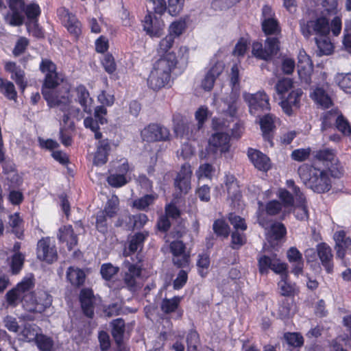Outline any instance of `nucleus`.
Returning <instances> with one entry per match:
<instances>
[{
	"instance_id": "24",
	"label": "nucleus",
	"mask_w": 351,
	"mask_h": 351,
	"mask_svg": "<svg viewBox=\"0 0 351 351\" xmlns=\"http://www.w3.org/2000/svg\"><path fill=\"white\" fill-rule=\"evenodd\" d=\"M110 151V143L108 139L100 140L97 145V152L95 154L93 163L95 165H104L108 160Z\"/></svg>"
},
{
	"instance_id": "44",
	"label": "nucleus",
	"mask_w": 351,
	"mask_h": 351,
	"mask_svg": "<svg viewBox=\"0 0 351 351\" xmlns=\"http://www.w3.org/2000/svg\"><path fill=\"white\" fill-rule=\"evenodd\" d=\"M147 236V234H145L143 233H137L134 235L130 241V251L131 252H134L138 248H141Z\"/></svg>"
},
{
	"instance_id": "32",
	"label": "nucleus",
	"mask_w": 351,
	"mask_h": 351,
	"mask_svg": "<svg viewBox=\"0 0 351 351\" xmlns=\"http://www.w3.org/2000/svg\"><path fill=\"white\" fill-rule=\"evenodd\" d=\"M296 206L294 208V214L296 218L301 221H306L308 219V210L306 206V197L304 195L295 197Z\"/></svg>"
},
{
	"instance_id": "39",
	"label": "nucleus",
	"mask_w": 351,
	"mask_h": 351,
	"mask_svg": "<svg viewBox=\"0 0 351 351\" xmlns=\"http://www.w3.org/2000/svg\"><path fill=\"white\" fill-rule=\"evenodd\" d=\"M181 297H173L171 299H164L161 303V310L165 313H171L175 312L180 303Z\"/></svg>"
},
{
	"instance_id": "45",
	"label": "nucleus",
	"mask_w": 351,
	"mask_h": 351,
	"mask_svg": "<svg viewBox=\"0 0 351 351\" xmlns=\"http://www.w3.org/2000/svg\"><path fill=\"white\" fill-rule=\"evenodd\" d=\"M24 261L25 257L21 253H14L12 256L11 262V269L14 274H17L21 270Z\"/></svg>"
},
{
	"instance_id": "48",
	"label": "nucleus",
	"mask_w": 351,
	"mask_h": 351,
	"mask_svg": "<svg viewBox=\"0 0 351 351\" xmlns=\"http://www.w3.org/2000/svg\"><path fill=\"white\" fill-rule=\"evenodd\" d=\"M21 223L22 219H21L18 213H14L10 216L9 224L14 229V232H15L18 238H21L23 235V231L20 230V226Z\"/></svg>"
},
{
	"instance_id": "20",
	"label": "nucleus",
	"mask_w": 351,
	"mask_h": 351,
	"mask_svg": "<svg viewBox=\"0 0 351 351\" xmlns=\"http://www.w3.org/2000/svg\"><path fill=\"white\" fill-rule=\"evenodd\" d=\"M317 252L322 265L325 267L328 273L332 271V257L331 248L325 243H319L317 245Z\"/></svg>"
},
{
	"instance_id": "43",
	"label": "nucleus",
	"mask_w": 351,
	"mask_h": 351,
	"mask_svg": "<svg viewBox=\"0 0 351 351\" xmlns=\"http://www.w3.org/2000/svg\"><path fill=\"white\" fill-rule=\"evenodd\" d=\"M36 343L41 351H51L53 345L51 339L43 335L36 336Z\"/></svg>"
},
{
	"instance_id": "51",
	"label": "nucleus",
	"mask_w": 351,
	"mask_h": 351,
	"mask_svg": "<svg viewBox=\"0 0 351 351\" xmlns=\"http://www.w3.org/2000/svg\"><path fill=\"white\" fill-rule=\"evenodd\" d=\"M335 126L343 135L347 136L351 135V126L342 114H341Z\"/></svg>"
},
{
	"instance_id": "60",
	"label": "nucleus",
	"mask_w": 351,
	"mask_h": 351,
	"mask_svg": "<svg viewBox=\"0 0 351 351\" xmlns=\"http://www.w3.org/2000/svg\"><path fill=\"white\" fill-rule=\"evenodd\" d=\"M199 267V272L202 276H204L208 271L210 266V258L206 254H202L199 256V259L197 263Z\"/></svg>"
},
{
	"instance_id": "31",
	"label": "nucleus",
	"mask_w": 351,
	"mask_h": 351,
	"mask_svg": "<svg viewBox=\"0 0 351 351\" xmlns=\"http://www.w3.org/2000/svg\"><path fill=\"white\" fill-rule=\"evenodd\" d=\"M85 278L83 270L77 267H69L66 271V278L73 286L82 285L84 282Z\"/></svg>"
},
{
	"instance_id": "54",
	"label": "nucleus",
	"mask_w": 351,
	"mask_h": 351,
	"mask_svg": "<svg viewBox=\"0 0 351 351\" xmlns=\"http://www.w3.org/2000/svg\"><path fill=\"white\" fill-rule=\"evenodd\" d=\"M315 156L321 161L332 162L335 158V154L332 149H323L317 151Z\"/></svg>"
},
{
	"instance_id": "27",
	"label": "nucleus",
	"mask_w": 351,
	"mask_h": 351,
	"mask_svg": "<svg viewBox=\"0 0 351 351\" xmlns=\"http://www.w3.org/2000/svg\"><path fill=\"white\" fill-rule=\"evenodd\" d=\"M34 285L35 279L34 275L30 274L23 278L16 286V290H18L24 298V303L26 299L29 298V297L34 293V292H32V290L34 287Z\"/></svg>"
},
{
	"instance_id": "25",
	"label": "nucleus",
	"mask_w": 351,
	"mask_h": 351,
	"mask_svg": "<svg viewBox=\"0 0 351 351\" xmlns=\"http://www.w3.org/2000/svg\"><path fill=\"white\" fill-rule=\"evenodd\" d=\"M59 13L68 31L75 36L79 35L80 33V23L75 16L65 9L60 10Z\"/></svg>"
},
{
	"instance_id": "34",
	"label": "nucleus",
	"mask_w": 351,
	"mask_h": 351,
	"mask_svg": "<svg viewBox=\"0 0 351 351\" xmlns=\"http://www.w3.org/2000/svg\"><path fill=\"white\" fill-rule=\"evenodd\" d=\"M276 121H277V118L271 114H266L260 119V125L264 138L269 140V134L275 128Z\"/></svg>"
},
{
	"instance_id": "29",
	"label": "nucleus",
	"mask_w": 351,
	"mask_h": 351,
	"mask_svg": "<svg viewBox=\"0 0 351 351\" xmlns=\"http://www.w3.org/2000/svg\"><path fill=\"white\" fill-rule=\"evenodd\" d=\"M58 238L61 242H66L69 250L77 244V237L71 226H64L60 228Z\"/></svg>"
},
{
	"instance_id": "22",
	"label": "nucleus",
	"mask_w": 351,
	"mask_h": 351,
	"mask_svg": "<svg viewBox=\"0 0 351 351\" xmlns=\"http://www.w3.org/2000/svg\"><path fill=\"white\" fill-rule=\"evenodd\" d=\"M258 221L261 226L265 228L266 230L269 229L267 234L274 240L281 239L286 234V228L281 223H273L269 224V223L266 222L260 216H258Z\"/></svg>"
},
{
	"instance_id": "36",
	"label": "nucleus",
	"mask_w": 351,
	"mask_h": 351,
	"mask_svg": "<svg viewBox=\"0 0 351 351\" xmlns=\"http://www.w3.org/2000/svg\"><path fill=\"white\" fill-rule=\"evenodd\" d=\"M112 335L117 344L122 342L123 335L125 331V323L122 319H117L112 322Z\"/></svg>"
},
{
	"instance_id": "16",
	"label": "nucleus",
	"mask_w": 351,
	"mask_h": 351,
	"mask_svg": "<svg viewBox=\"0 0 351 351\" xmlns=\"http://www.w3.org/2000/svg\"><path fill=\"white\" fill-rule=\"evenodd\" d=\"M230 137L224 132L213 134L209 139V149L215 153L228 152Z\"/></svg>"
},
{
	"instance_id": "18",
	"label": "nucleus",
	"mask_w": 351,
	"mask_h": 351,
	"mask_svg": "<svg viewBox=\"0 0 351 351\" xmlns=\"http://www.w3.org/2000/svg\"><path fill=\"white\" fill-rule=\"evenodd\" d=\"M247 155L254 166L258 170L267 171L271 168L270 159L260 151L250 149Z\"/></svg>"
},
{
	"instance_id": "15",
	"label": "nucleus",
	"mask_w": 351,
	"mask_h": 351,
	"mask_svg": "<svg viewBox=\"0 0 351 351\" xmlns=\"http://www.w3.org/2000/svg\"><path fill=\"white\" fill-rule=\"evenodd\" d=\"M302 93L300 88L293 89L287 97L282 99L280 106L285 114L290 116L293 113L294 109L299 108Z\"/></svg>"
},
{
	"instance_id": "6",
	"label": "nucleus",
	"mask_w": 351,
	"mask_h": 351,
	"mask_svg": "<svg viewBox=\"0 0 351 351\" xmlns=\"http://www.w3.org/2000/svg\"><path fill=\"white\" fill-rule=\"evenodd\" d=\"M243 97L253 115H258L261 112L270 109L269 97L264 91L260 90L254 94L244 93Z\"/></svg>"
},
{
	"instance_id": "57",
	"label": "nucleus",
	"mask_w": 351,
	"mask_h": 351,
	"mask_svg": "<svg viewBox=\"0 0 351 351\" xmlns=\"http://www.w3.org/2000/svg\"><path fill=\"white\" fill-rule=\"evenodd\" d=\"M274 258H271L267 256H262L258 258L259 271L261 274H266L269 269H271L274 263Z\"/></svg>"
},
{
	"instance_id": "1",
	"label": "nucleus",
	"mask_w": 351,
	"mask_h": 351,
	"mask_svg": "<svg viewBox=\"0 0 351 351\" xmlns=\"http://www.w3.org/2000/svg\"><path fill=\"white\" fill-rule=\"evenodd\" d=\"M177 62V58L174 53H167L158 60L154 63L147 80L149 88L158 91L169 86L171 82V73Z\"/></svg>"
},
{
	"instance_id": "30",
	"label": "nucleus",
	"mask_w": 351,
	"mask_h": 351,
	"mask_svg": "<svg viewBox=\"0 0 351 351\" xmlns=\"http://www.w3.org/2000/svg\"><path fill=\"white\" fill-rule=\"evenodd\" d=\"M310 97L316 104L322 108H327L332 104L330 97L322 88H315L313 92L310 93Z\"/></svg>"
},
{
	"instance_id": "3",
	"label": "nucleus",
	"mask_w": 351,
	"mask_h": 351,
	"mask_svg": "<svg viewBox=\"0 0 351 351\" xmlns=\"http://www.w3.org/2000/svg\"><path fill=\"white\" fill-rule=\"evenodd\" d=\"M64 77L61 73H53L47 74L42 88V94L49 106H60L65 108L69 103V93L66 91L63 95L58 94L54 89L63 82Z\"/></svg>"
},
{
	"instance_id": "10",
	"label": "nucleus",
	"mask_w": 351,
	"mask_h": 351,
	"mask_svg": "<svg viewBox=\"0 0 351 351\" xmlns=\"http://www.w3.org/2000/svg\"><path fill=\"white\" fill-rule=\"evenodd\" d=\"M141 137L147 142L165 141L169 138V130L159 124H149L141 131Z\"/></svg>"
},
{
	"instance_id": "42",
	"label": "nucleus",
	"mask_w": 351,
	"mask_h": 351,
	"mask_svg": "<svg viewBox=\"0 0 351 351\" xmlns=\"http://www.w3.org/2000/svg\"><path fill=\"white\" fill-rule=\"evenodd\" d=\"M175 38L174 36L171 35H167L164 38H162L158 45V52L159 53L164 54L166 56L168 52L172 47L174 44Z\"/></svg>"
},
{
	"instance_id": "37",
	"label": "nucleus",
	"mask_w": 351,
	"mask_h": 351,
	"mask_svg": "<svg viewBox=\"0 0 351 351\" xmlns=\"http://www.w3.org/2000/svg\"><path fill=\"white\" fill-rule=\"evenodd\" d=\"M317 46L319 49V55H329L333 50V45L328 36L317 37L315 38Z\"/></svg>"
},
{
	"instance_id": "61",
	"label": "nucleus",
	"mask_w": 351,
	"mask_h": 351,
	"mask_svg": "<svg viewBox=\"0 0 351 351\" xmlns=\"http://www.w3.org/2000/svg\"><path fill=\"white\" fill-rule=\"evenodd\" d=\"M199 342V335L196 331L191 330L186 337V343L188 346L187 351H195Z\"/></svg>"
},
{
	"instance_id": "56",
	"label": "nucleus",
	"mask_w": 351,
	"mask_h": 351,
	"mask_svg": "<svg viewBox=\"0 0 351 351\" xmlns=\"http://www.w3.org/2000/svg\"><path fill=\"white\" fill-rule=\"evenodd\" d=\"M185 26V22L183 21H178L172 23L169 26L168 35L174 36V38L178 37L182 34Z\"/></svg>"
},
{
	"instance_id": "12",
	"label": "nucleus",
	"mask_w": 351,
	"mask_h": 351,
	"mask_svg": "<svg viewBox=\"0 0 351 351\" xmlns=\"http://www.w3.org/2000/svg\"><path fill=\"white\" fill-rule=\"evenodd\" d=\"M25 0H9V7L12 13L5 16V21L11 25L19 26L23 24L25 10Z\"/></svg>"
},
{
	"instance_id": "13",
	"label": "nucleus",
	"mask_w": 351,
	"mask_h": 351,
	"mask_svg": "<svg viewBox=\"0 0 351 351\" xmlns=\"http://www.w3.org/2000/svg\"><path fill=\"white\" fill-rule=\"evenodd\" d=\"M165 24L160 16H154L152 13H149L145 16L143 29L151 37L161 36Z\"/></svg>"
},
{
	"instance_id": "46",
	"label": "nucleus",
	"mask_w": 351,
	"mask_h": 351,
	"mask_svg": "<svg viewBox=\"0 0 351 351\" xmlns=\"http://www.w3.org/2000/svg\"><path fill=\"white\" fill-rule=\"evenodd\" d=\"M6 299L8 303L13 306H16L18 304L23 301L24 302L23 296L18 290H16V287L10 290L6 293Z\"/></svg>"
},
{
	"instance_id": "63",
	"label": "nucleus",
	"mask_w": 351,
	"mask_h": 351,
	"mask_svg": "<svg viewBox=\"0 0 351 351\" xmlns=\"http://www.w3.org/2000/svg\"><path fill=\"white\" fill-rule=\"evenodd\" d=\"M287 343L293 347H300L303 344V337L298 333H287L285 335Z\"/></svg>"
},
{
	"instance_id": "19",
	"label": "nucleus",
	"mask_w": 351,
	"mask_h": 351,
	"mask_svg": "<svg viewBox=\"0 0 351 351\" xmlns=\"http://www.w3.org/2000/svg\"><path fill=\"white\" fill-rule=\"evenodd\" d=\"M287 257L292 265V272L298 276L302 273L304 261L300 252L295 247H290L287 252Z\"/></svg>"
},
{
	"instance_id": "49",
	"label": "nucleus",
	"mask_w": 351,
	"mask_h": 351,
	"mask_svg": "<svg viewBox=\"0 0 351 351\" xmlns=\"http://www.w3.org/2000/svg\"><path fill=\"white\" fill-rule=\"evenodd\" d=\"M101 63L105 71L109 74L113 73L117 69L115 60L111 54H106L104 56Z\"/></svg>"
},
{
	"instance_id": "28",
	"label": "nucleus",
	"mask_w": 351,
	"mask_h": 351,
	"mask_svg": "<svg viewBox=\"0 0 351 351\" xmlns=\"http://www.w3.org/2000/svg\"><path fill=\"white\" fill-rule=\"evenodd\" d=\"M75 92L77 98L82 106L84 112L90 114L92 112L93 99L90 97L88 90L84 86H79L76 88Z\"/></svg>"
},
{
	"instance_id": "64",
	"label": "nucleus",
	"mask_w": 351,
	"mask_h": 351,
	"mask_svg": "<svg viewBox=\"0 0 351 351\" xmlns=\"http://www.w3.org/2000/svg\"><path fill=\"white\" fill-rule=\"evenodd\" d=\"M293 313L290 305L287 301H283L279 304L278 309V316L282 319L289 318Z\"/></svg>"
},
{
	"instance_id": "53",
	"label": "nucleus",
	"mask_w": 351,
	"mask_h": 351,
	"mask_svg": "<svg viewBox=\"0 0 351 351\" xmlns=\"http://www.w3.org/2000/svg\"><path fill=\"white\" fill-rule=\"evenodd\" d=\"M214 172V168L210 164L205 163L199 166L196 171V176L198 179L208 178L210 179Z\"/></svg>"
},
{
	"instance_id": "33",
	"label": "nucleus",
	"mask_w": 351,
	"mask_h": 351,
	"mask_svg": "<svg viewBox=\"0 0 351 351\" xmlns=\"http://www.w3.org/2000/svg\"><path fill=\"white\" fill-rule=\"evenodd\" d=\"M341 112L337 110H331L325 112L322 117V131L326 130L328 128L332 127V125L337 123Z\"/></svg>"
},
{
	"instance_id": "21",
	"label": "nucleus",
	"mask_w": 351,
	"mask_h": 351,
	"mask_svg": "<svg viewBox=\"0 0 351 351\" xmlns=\"http://www.w3.org/2000/svg\"><path fill=\"white\" fill-rule=\"evenodd\" d=\"M80 299L84 314L92 317L94 315V296L90 289H83L80 292Z\"/></svg>"
},
{
	"instance_id": "5",
	"label": "nucleus",
	"mask_w": 351,
	"mask_h": 351,
	"mask_svg": "<svg viewBox=\"0 0 351 351\" xmlns=\"http://www.w3.org/2000/svg\"><path fill=\"white\" fill-rule=\"evenodd\" d=\"M328 19L324 16L319 17L305 23H300V30L303 36L309 38L311 35H316L317 37L328 36L330 32Z\"/></svg>"
},
{
	"instance_id": "58",
	"label": "nucleus",
	"mask_w": 351,
	"mask_h": 351,
	"mask_svg": "<svg viewBox=\"0 0 351 351\" xmlns=\"http://www.w3.org/2000/svg\"><path fill=\"white\" fill-rule=\"evenodd\" d=\"M118 271L119 268L110 263L104 264L101 267V274L107 280H110Z\"/></svg>"
},
{
	"instance_id": "62",
	"label": "nucleus",
	"mask_w": 351,
	"mask_h": 351,
	"mask_svg": "<svg viewBox=\"0 0 351 351\" xmlns=\"http://www.w3.org/2000/svg\"><path fill=\"white\" fill-rule=\"evenodd\" d=\"M228 219L230 223L237 230L236 231H239V230H241L242 231L246 230L247 225L245 223V220L241 217L230 213L229 215Z\"/></svg>"
},
{
	"instance_id": "52",
	"label": "nucleus",
	"mask_w": 351,
	"mask_h": 351,
	"mask_svg": "<svg viewBox=\"0 0 351 351\" xmlns=\"http://www.w3.org/2000/svg\"><path fill=\"white\" fill-rule=\"evenodd\" d=\"M213 230L217 234L225 237H227L229 234V227L222 219H217L214 222Z\"/></svg>"
},
{
	"instance_id": "14",
	"label": "nucleus",
	"mask_w": 351,
	"mask_h": 351,
	"mask_svg": "<svg viewBox=\"0 0 351 351\" xmlns=\"http://www.w3.org/2000/svg\"><path fill=\"white\" fill-rule=\"evenodd\" d=\"M262 28L266 34H276L280 32L278 23L271 7L264 5L262 9Z\"/></svg>"
},
{
	"instance_id": "35",
	"label": "nucleus",
	"mask_w": 351,
	"mask_h": 351,
	"mask_svg": "<svg viewBox=\"0 0 351 351\" xmlns=\"http://www.w3.org/2000/svg\"><path fill=\"white\" fill-rule=\"evenodd\" d=\"M0 92L8 99L16 100L17 93L12 82L0 77Z\"/></svg>"
},
{
	"instance_id": "38",
	"label": "nucleus",
	"mask_w": 351,
	"mask_h": 351,
	"mask_svg": "<svg viewBox=\"0 0 351 351\" xmlns=\"http://www.w3.org/2000/svg\"><path fill=\"white\" fill-rule=\"evenodd\" d=\"M158 198V195L156 194L145 195L143 197L135 199L133 202V206L138 210H145L150 205L153 204L154 201Z\"/></svg>"
},
{
	"instance_id": "23",
	"label": "nucleus",
	"mask_w": 351,
	"mask_h": 351,
	"mask_svg": "<svg viewBox=\"0 0 351 351\" xmlns=\"http://www.w3.org/2000/svg\"><path fill=\"white\" fill-rule=\"evenodd\" d=\"M4 68L7 72L11 73V79L23 90L27 85L24 80L25 72L14 62H6Z\"/></svg>"
},
{
	"instance_id": "41",
	"label": "nucleus",
	"mask_w": 351,
	"mask_h": 351,
	"mask_svg": "<svg viewBox=\"0 0 351 351\" xmlns=\"http://www.w3.org/2000/svg\"><path fill=\"white\" fill-rule=\"evenodd\" d=\"M335 80L339 86L345 93L351 94V73L338 74Z\"/></svg>"
},
{
	"instance_id": "7",
	"label": "nucleus",
	"mask_w": 351,
	"mask_h": 351,
	"mask_svg": "<svg viewBox=\"0 0 351 351\" xmlns=\"http://www.w3.org/2000/svg\"><path fill=\"white\" fill-rule=\"evenodd\" d=\"M51 296L46 291H34V293L26 299L24 307L27 311L41 313L51 305Z\"/></svg>"
},
{
	"instance_id": "50",
	"label": "nucleus",
	"mask_w": 351,
	"mask_h": 351,
	"mask_svg": "<svg viewBox=\"0 0 351 351\" xmlns=\"http://www.w3.org/2000/svg\"><path fill=\"white\" fill-rule=\"evenodd\" d=\"M108 183L113 187H121L127 183L125 176L120 173H114L107 178Z\"/></svg>"
},
{
	"instance_id": "55",
	"label": "nucleus",
	"mask_w": 351,
	"mask_h": 351,
	"mask_svg": "<svg viewBox=\"0 0 351 351\" xmlns=\"http://www.w3.org/2000/svg\"><path fill=\"white\" fill-rule=\"evenodd\" d=\"M311 149L310 147L304 149H297L292 152L291 158L295 161L302 162L307 160L311 154Z\"/></svg>"
},
{
	"instance_id": "26",
	"label": "nucleus",
	"mask_w": 351,
	"mask_h": 351,
	"mask_svg": "<svg viewBox=\"0 0 351 351\" xmlns=\"http://www.w3.org/2000/svg\"><path fill=\"white\" fill-rule=\"evenodd\" d=\"M334 239L336 242L337 256L343 258L345 255V250L351 247V239L346 237L343 230H339L335 233Z\"/></svg>"
},
{
	"instance_id": "17",
	"label": "nucleus",
	"mask_w": 351,
	"mask_h": 351,
	"mask_svg": "<svg viewBox=\"0 0 351 351\" xmlns=\"http://www.w3.org/2000/svg\"><path fill=\"white\" fill-rule=\"evenodd\" d=\"M126 265L128 270L125 272L124 283L130 290L135 291L139 287L141 268L130 263H128Z\"/></svg>"
},
{
	"instance_id": "47",
	"label": "nucleus",
	"mask_w": 351,
	"mask_h": 351,
	"mask_svg": "<svg viewBox=\"0 0 351 351\" xmlns=\"http://www.w3.org/2000/svg\"><path fill=\"white\" fill-rule=\"evenodd\" d=\"M119 199L117 196H112L107 202L104 214L110 217H112L117 213L119 208Z\"/></svg>"
},
{
	"instance_id": "4",
	"label": "nucleus",
	"mask_w": 351,
	"mask_h": 351,
	"mask_svg": "<svg viewBox=\"0 0 351 351\" xmlns=\"http://www.w3.org/2000/svg\"><path fill=\"white\" fill-rule=\"evenodd\" d=\"M239 81V68L237 64H234L231 69V92L224 96L222 99L225 106L223 112L226 116L230 118H234L237 117V111L239 108V99L240 95V88Z\"/></svg>"
},
{
	"instance_id": "2",
	"label": "nucleus",
	"mask_w": 351,
	"mask_h": 351,
	"mask_svg": "<svg viewBox=\"0 0 351 351\" xmlns=\"http://www.w3.org/2000/svg\"><path fill=\"white\" fill-rule=\"evenodd\" d=\"M303 184L317 193L328 192L331 189V180L327 171L313 166L303 164L298 170Z\"/></svg>"
},
{
	"instance_id": "11",
	"label": "nucleus",
	"mask_w": 351,
	"mask_h": 351,
	"mask_svg": "<svg viewBox=\"0 0 351 351\" xmlns=\"http://www.w3.org/2000/svg\"><path fill=\"white\" fill-rule=\"evenodd\" d=\"M298 73L302 82L307 85L311 83L313 64L305 51H300L298 54Z\"/></svg>"
},
{
	"instance_id": "40",
	"label": "nucleus",
	"mask_w": 351,
	"mask_h": 351,
	"mask_svg": "<svg viewBox=\"0 0 351 351\" xmlns=\"http://www.w3.org/2000/svg\"><path fill=\"white\" fill-rule=\"evenodd\" d=\"M293 82L291 79L285 77L279 80L275 85V89L278 95L282 97L289 90H293Z\"/></svg>"
},
{
	"instance_id": "9",
	"label": "nucleus",
	"mask_w": 351,
	"mask_h": 351,
	"mask_svg": "<svg viewBox=\"0 0 351 351\" xmlns=\"http://www.w3.org/2000/svg\"><path fill=\"white\" fill-rule=\"evenodd\" d=\"M36 254L39 260L48 263L56 261L58 254L54 242L48 237L40 239L37 244Z\"/></svg>"
},
{
	"instance_id": "59",
	"label": "nucleus",
	"mask_w": 351,
	"mask_h": 351,
	"mask_svg": "<svg viewBox=\"0 0 351 351\" xmlns=\"http://www.w3.org/2000/svg\"><path fill=\"white\" fill-rule=\"evenodd\" d=\"M184 0H169L167 10L171 16L178 15L182 9Z\"/></svg>"
},
{
	"instance_id": "8",
	"label": "nucleus",
	"mask_w": 351,
	"mask_h": 351,
	"mask_svg": "<svg viewBox=\"0 0 351 351\" xmlns=\"http://www.w3.org/2000/svg\"><path fill=\"white\" fill-rule=\"evenodd\" d=\"M279 50V43L276 38H269L266 40L265 47L262 43L255 42L252 45L253 55L261 60H267L276 54Z\"/></svg>"
}]
</instances>
